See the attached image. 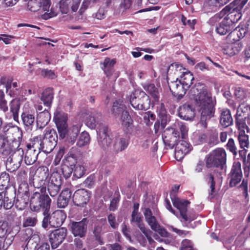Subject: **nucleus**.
Returning <instances> with one entry per match:
<instances>
[{
	"mask_svg": "<svg viewBox=\"0 0 250 250\" xmlns=\"http://www.w3.org/2000/svg\"><path fill=\"white\" fill-rule=\"evenodd\" d=\"M144 88L152 96L155 102L159 101V93L158 88L155 86L154 83H147L144 86Z\"/></svg>",
	"mask_w": 250,
	"mask_h": 250,
	"instance_id": "58836bf2",
	"label": "nucleus"
},
{
	"mask_svg": "<svg viewBox=\"0 0 250 250\" xmlns=\"http://www.w3.org/2000/svg\"><path fill=\"white\" fill-rule=\"evenodd\" d=\"M238 140L241 148H249L250 146L249 136L245 134V131L239 132Z\"/></svg>",
	"mask_w": 250,
	"mask_h": 250,
	"instance_id": "a19ab883",
	"label": "nucleus"
},
{
	"mask_svg": "<svg viewBox=\"0 0 250 250\" xmlns=\"http://www.w3.org/2000/svg\"><path fill=\"white\" fill-rule=\"evenodd\" d=\"M81 0H61L59 2V8L62 14H67L70 11L69 4H71V11L76 12L80 4Z\"/></svg>",
	"mask_w": 250,
	"mask_h": 250,
	"instance_id": "4be33fe9",
	"label": "nucleus"
},
{
	"mask_svg": "<svg viewBox=\"0 0 250 250\" xmlns=\"http://www.w3.org/2000/svg\"><path fill=\"white\" fill-rule=\"evenodd\" d=\"M43 218L42 223V226L44 229H46L49 226H51V214L49 211H43Z\"/></svg>",
	"mask_w": 250,
	"mask_h": 250,
	"instance_id": "4d7b16f0",
	"label": "nucleus"
},
{
	"mask_svg": "<svg viewBox=\"0 0 250 250\" xmlns=\"http://www.w3.org/2000/svg\"><path fill=\"white\" fill-rule=\"evenodd\" d=\"M85 173V169L83 166L81 165L75 166L73 168V176L76 179L81 178Z\"/></svg>",
	"mask_w": 250,
	"mask_h": 250,
	"instance_id": "864d4df0",
	"label": "nucleus"
},
{
	"mask_svg": "<svg viewBox=\"0 0 250 250\" xmlns=\"http://www.w3.org/2000/svg\"><path fill=\"white\" fill-rule=\"evenodd\" d=\"M11 233L10 229L6 222L0 223V237H3L9 233Z\"/></svg>",
	"mask_w": 250,
	"mask_h": 250,
	"instance_id": "680f3d73",
	"label": "nucleus"
},
{
	"mask_svg": "<svg viewBox=\"0 0 250 250\" xmlns=\"http://www.w3.org/2000/svg\"><path fill=\"white\" fill-rule=\"evenodd\" d=\"M15 198V192L10 194L8 192L4 193V195H2V200L3 202V207L5 209H8L11 208L14 205L15 201L14 198Z\"/></svg>",
	"mask_w": 250,
	"mask_h": 250,
	"instance_id": "4c0bfd02",
	"label": "nucleus"
},
{
	"mask_svg": "<svg viewBox=\"0 0 250 250\" xmlns=\"http://www.w3.org/2000/svg\"><path fill=\"white\" fill-rule=\"evenodd\" d=\"M22 123L28 130H32L35 124V113L32 111H23L21 115Z\"/></svg>",
	"mask_w": 250,
	"mask_h": 250,
	"instance_id": "b1692460",
	"label": "nucleus"
},
{
	"mask_svg": "<svg viewBox=\"0 0 250 250\" xmlns=\"http://www.w3.org/2000/svg\"><path fill=\"white\" fill-rule=\"evenodd\" d=\"M120 121L122 125L127 132H129L133 128V120L128 112L125 110L121 113Z\"/></svg>",
	"mask_w": 250,
	"mask_h": 250,
	"instance_id": "72a5a7b5",
	"label": "nucleus"
},
{
	"mask_svg": "<svg viewBox=\"0 0 250 250\" xmlns=\"http://www.w3.org/2000/svg\"><path fill=\"white\" fill-rule=\"evenodd\" d=\"M102 119V115L101 113L94 111L87 117L85 120V124L90 128L94 129Z\"/></svg>",
	"mask_w": 250,
	"mask_h": 250,
	"instance_id": "bb28decb",
	"label": "nucleus"
},
{
	"mask_svg": "<svg viewBox=\"0 0 250 250\" xmlns=\"http://www.w3.org/2000/svg\"><path fill=\"white\" fill-rule=\"evenodd\" d=\"M240 111L243 112V110L242 107H238L237 109L236 117V126L239 132L241 131H245V130L246 129L247 132H248L249 127L246 124V120H249V118L247 117H243L241 113H239Z\"/></svg>",
	"mask_w": 250,
	"mask_h": 250,
	"instance_id": "c756f323",
	"label": "nucleus"
},
{
	"mask_svg": "<svg viewBox=\"0 0 250 250\" xmlns=\"http://www.w3.org/2000/svg\"><path fill=\"white\" fill-rule=\"evenodd\" d=\"M131 5V0H122L117 11L122 15H125L130 7Z\"/></svg>",
	"mask_w": 250,
	"mask_h": 250,
	"instance_id": "49530a36",
	"label": "nucleus"
},
{
	"mask_svg": "<svg viewBox=\"0 0 250 250\" xmlns=\"http://www.w3.org/2000/svg\"><path fill=\"white\" fill-rule=\"evenodd\" d=\"M183 77H181L179 80L185 86V88L188 89L191 84L193 83L194 77L192 74L190 72H182Z\"/></svg>",
	"mask_w": 250,
	"mask_h": 250,
	"instance_id": "ea45409f",
	"label": "nucleus"
},
{
	"mask_svg": "<svg viewBox=\"0 0 250 250\" xmlns=\"http://www.w3.org/2000/svg\"><path fill=\"white\" fill-rule=\"evenodd\" d=\"M125 106L122 104V102L116 101L113 103L111 111L115 116H118L125 110Z\"/></svg>",
	"mask_w": 250,
	"mask_h": 250,
	"instance_id": "a18cd8bd",
	"label": "nucleus"
},
{
	"mask_svg": "<svg viewBox=\"0 0 250 250\" xmlns=\"http://www.w3.org/2000/svg\"><path fill=\"white\" fill-rule=\"evenodd\" d=\"M51 227L58 228L64 222L66 215L62 210H56L51 214Z\"/></svg>",
	"mask_w": 250,
	"mask_h": 250,
	"instance_id": "393cba45",
	"label": "nucleus"
},
{
	"mask_svg": "<svg viewBox=\"0 0 250 250\" xmlns=\"http://www.w3.org/2000/svg\"><path fill=\"white\" fill-rule=\"evenodd\" d=\"M4 131L7 138H10L12 143H19L20 147L22 137L21 129L17 126H9Z\"/></svg>",
	"mask_w": 250,
	"mask_h": 250,
	"instance_id": "412c9836",
	"label": "nucleus"
},
{
	"mask_svg": "<svg viewBox=\"0 0 250 250\" xmlns=\"http://www.w3.org/2000/svg\"><path fill=\"white\" fill-rule=\"evenodd\" d=\"M138 227L141 231L145 235L149 242L152 240L150 236L151 231L149 229H146L143 224H140V223L138 224Z\"/></svg>",
	"mask_w": 250,
	"mask_h": 250,
	"instance_id": "e2e57ef3",
	"label": "nucleus"
},
{
	"mask_svg": "<svg viewBox=\"0 0 250 250\" xmlns=\"http://www.w3.org/2000/svg\"><path fill=\"white\" fill-rule=\"evenodd\" d=\"M28 194L27 191L25 190L24 195L21 196H18L15 204L16 208L19 209L23 210L26 207L29 201Z\"/></svg>",
	"mask_w": 250,
	"mask_h": 250,
	"instance_id": "e433bc0d",
	"label": "nucleus"
},
{
	"mask_svg": "<svg viewBox=\"0 0 250 250\" xmlns=\"http://www.w3.org/2000/svg\"><path fill=\"white\" fill-rule=\"evenodd\" d=\"M54 120L60 139L71 145L74 144L80 133L81 126L78 125H73L68 128L67 115L65 113L56 115L54 117Z\"/></svg>",
	"mask_w": 250,
	"mask_h": 250,
	"instance_id": "7ed1b4c3",
	"label": "nucleus"
},
{
	"mask_svg": "<svg viewBox=\"0 0 250 250\" xmlns=\"http://www.w3.org/2000/svg\"><path fill=\"white\" fill-rule=\"evenodd\" d=\"M47 188L49 195L52 197H54L58 195L61 189V187L48 184Z\"/></svg>",
	"mask_w": 250,
	"mask_h": 250,
	"instance_id": "8fccbe9b",
	"label": "nucleus"
},
{
	"mask_svg": "<svg viewBox=\"0 0 250 250\" xmlns=\"http://www.w3.org/2000/svg\"><path fill=\"white\" fill-rule=\"evenodd\" d=\"M50 0H30L27 3V7L31 11L44 12L42 15V18L44 20H48L56 16L52 9H50Z\"/></svg>",
	"mask_w": 250,
	"mask_h": 250,
	"instance_id": "6e6552de",
	"label": "nucleus"
},
{
	"mask_svg": "<svg viewBox=\"0 0 250 250\" xmlns=\"http://www.w3.org/2000/svg\"><path fill=\"white\" fill-rule=\"evenodd\" d=\"M54 97V91L52 88L48 87L45 89L42 93L41 100L44 105L50 107Z\"/></svg>",
	"mask_w": 250,
	"mask_h": 250,
	"instance_id": "473e14b6",
	"label": "nucleus"
},
{
	"mask_svg": "<svg viewBox=\"0 0 250 250\" xmlns=\"http://www.w3.org/2000/svg\"><path fill=\"white\" fill-rule=\"evenodd\" d=\"M90 194L88 192L84 189H79L77 190L73 195V202L75 205L83 207L89 201Z\"/></svg>",
	"mask_w": 250,
	"mask_h": 250,
	"instance_id": "a211bd4d",
	"label": "nucleus"
},
{
	"mask_svg": "<svg viewBox=\"0 0 250 250\" xmlns=\"http://www.w3.org/2000/svg\"><path fill=\"white\" fill-rule=\"evenodd\" d=\"M90 141V137L88 132L83 131L80 134V136L77 142L76 145L80 147H83L87 145Z\"/></svg>",
	"mask_w": 250,
	"mask_h": 250,
	"instance_id": "c03bdc74",
	"label": "nucleus"
},
{
	"mask_svg": "<svg viewBox=\"0 0 250 250\" xmlns=\"http://www.w3.org/2000/svg\"><path fill=\"white\" fill-rule=\"evenodd\" d=\"M14 239V235L13 234H11L9 232L5 236L4 239L2 249L6 250L12 243Z\"/></svg>",
	"mask_w": 250,
	"mask_h": 250,
	"instance_id": "bf43d9fd",
	"label": "nucleus"
},
{
	"mask_svg": "<svg viewBox=\"0 0 250 250\" xmlns=\"http://www.w3.org/2000/svg\"><path fill=\"white\" fill-rule=\"evenodd\" d=\"M115 63L116 60L115 59H110L109 58H106L103 63L104 67H102V69L107 74L108 69L112 67Z\"/></svg>",
	"mask_w": 250,
	"mask_h": 250,
	"instance_id": "5fc2aeb1",
	"label": "nucleus"
},
{
	"mask_svg": "<svg viewBox=\"0 0 250 250\" xmlns=\"http://www.w3.org/2000/svg\"><path fill=\"white\" fill-rule=\"evenodd\" d=\"M128 140L125 138L116 139L114 144V149L115 151L119 152L125 149L128 146Z\"/></svg>",
	"mask_w": 250,
	"mask_h": 250,
	"instance_id": "79ce46f5",
	"label": "nucleus"
},
{
	"mask_svg": "<svg viewBox=\"0 0 250 250\" xmlns=\"http://www.w3.org/2000/svg\"><path fill=\"white\" fill-rule=\"evenodd\" d=\"M27 179V171L25 169L20 170L17 175V179L19 182L23 184V185L26 188L27 187V185L25 184L24 182L26 181Z\"/></svg>",
	"mask_w": 250,
	"mask_h": 250,
	"instance_id": "603ef678",
	"label": "nucleus"
},
{
	"mask_svg": "<svg viewBox=\"0 0 250 250\" xmlns=\"http://www.w3.org/2000/svg\"><path fill=\"white\" fill-rule=\"evenodd\" d=\"M49 175L48 168L45 166L39 167L33 176V184L37 188H41L43 187L45 182Z\"/></svg>",
	"mask_w": 250,
	"mask_h": 250,
	"instance_id": "4468645a",
	"label": "nucleus"
},
{
	"mask_svg": "<svg viewBox=\"0 0 250 250\" xmlns=\"http://www.w3.org/2000/svg\"><path fill=\"white\" fill-rule=\"evenodd\" d=\"M67 234V229L61 228L52 231L49 235V241L53 249H56L60 245Z\"/></svg>",
	"mask_w": 250,
	"mask_h": 250,
	"instance_id": "f3484780",
	"label": "nucleus"
},
{
	"mask_svg": "<svg viewBox=\"0 0 250 250\" xmlns=\"http://www.w3.org/2000/svg\"><path fill=\"white\" fill-rule=\"evenodd\" d=\"M220 123L225 127H228L232 124L233 119L229 109H224L221 111Z\"/></svg>",
	"mask_w": 250,
	"mask_h": 250,
	"instance_id": "2f4dec72",
	"label": "nucleus"
},
{
	"mask_svg": "<svg viewBox=\"0 0 250 250\" xmlns=\"http://www.w3.org/2000/svg\"><path fill=\"white\" fill-rule=\"evenodd\" d=\"M102 232V227L100 225H96L93 230V234L96 238L100 244H102L103 242L101 238V234Z\"/></svg>",
	"mask_w": 250,
	"mask_h": 250,
	"instance_id": "13d9d810",
	"label": "nucleus"
},
{
	"mask_svg": "<svg viewBox=\"0 0 250 250\" xmlns=\"http://www.w3.org/2000/svg\"><path fill=\"white\" fill-rule=\"evenodd\" d=\"M130 103L135 109L146 110L150 107V100L145 92L136 90L130 95Z\"/></svg>",
	"mask_w": 250,
	"mask_h": 250,
	"instance_id": "1a4fd4ad",
	"label": "nucleus"
},
{
	"mask_svg": "<svg viewBox=\"0 0 250 250\" xmlns=\"http://www.w3.org/2000/svg\"><path fill=\"white\" fill-rule=\"evenodd\" d=\"M192 248L193 244L192 242L188 239H184L181 243V247L180 250H187Z\"/></svg>",
	"mask_w": 250,
	"mask_h": 250,
	"instance_id": "338daca9",
	"label": "nucleus"
},
{
	"mask_svg": "<svg viewBox=\"0 0 250 250\" xmlns=\"http://www.w3.org/2000/svg\"><path fill=\"white\" fill-rule=\"evenodd\" d=\"M191 98L201 112L200 121L199 123L202 127H207V122L214 116V105L211 93L203 84H198L191 88L189 91Z\"/></svg>",
	"mask_w": 250,
	"mask_h": 250,
	"instance_id": "f03ea898",
	"label": "nucleus"
},
{
	"mask_svg": "<svg viewBox=\"0 0 250 250\" xmlns=\"http://www.w3.org/2000/svg\"><path fill=\"white\" fill-rule=\"evenodd\" d=\"M226 149L232 153L234 157L237 155V148L234 140L232 138H229L226 145Z\"/></svg>",
	"mask_w": 250,
	"mask_h": 250,
	"instance_id": "09e8293b",
	"label": "nucleus"
},
{
	"mask_svg": "<svg viewBox=\"0 0 250 250\" xmlns=\"http://www.w3.org/2000/svg\"><path fill=\"white\" fill-rule=\"evenodd\" d=\"M172 202L173 206L176 207L180 212V217L181 218V221H185L190 222L193 221L194 218L190 216H188L187 207L190 204V202L186 200H182L180 198H172Z\"/></svg>",
	"mask_w": 250,
	"mask_h": 250,
	"instance_id": "ddd939ff",
	"label": "nucleus"
},
{
	"mask_svg": "<svg viewBox=\"0 0 250 250\" xmlns=\"http://www.w3.org/2000/svg\"><path fill=\"white\" fill-rule=\"evenodd\" d=\"M72 193L70 189L65 188L62 190L57 200V206L60 208H64L68 204Z\"/></svg>",
	"mask_w": 250,
	"mask_h": 250,
	"instance_id": "a878e982",
	"label": "nucleus"
},
{
	"mask_svg": "<svg viewBox=\"0 0 250 250\" xmlns=\"http://www.w3.org/2000/svg\"><path fill=\"white\" fill-rule=\"evenodd\" d=\"M242 49V44L240 42H233L229 44L223 48L224 54L229 56H233L238 54Z\"/></svg>",
	"mask_w": 250,
	"mask_h": 250,
	"instance_id": "cd10ccee",
	"label": "nucleus"
},
{
	"mask_svg": "<svg viewBox=\"0 0 250 250\" xmlns=\"http://www.w3.org/2000/svg\"><path fill=\"white\" fill-rule=\"evenodd\" d=\"M89 221L86 218H83L79 222L71 221L70 223V230L75 237H84L87 233Z\"/></svg>",
	"mask_w": 250,
	"mask_h": 250,
	"instance_id": "9b49d317",
	"label": "nucleus"
},
{
	"mask_svg": "<svg viewBox=\"0 0 250 250\" xmlns=\"http://www.w3.org/2000/svg\"><path fill=\"white\" fill-rule=\"evenodd\" d=\"M23 155V150L21 148L10 155L6 161L7 169L11 172L17 170L22 162Z\"/></svg>",
	"mask_w": 250,
	"mask_h": 250,
	"instance_id": "f8f14e48",
	"label": "nucleus"
},
{
	"mask_svg": "<svg viewBox=\"0 0 250 250\" xmlns=\"http://www.w3.org/2000/svg\"><path fill=\"white\" fill-rule=\"evenodd\" d=\"M108 221L110 226L113 228L116 229L118 226V224L116 221L115 216L113 214H110L107 217Z\"/></svg>",
	"mask_w": 250,
	"mask_h": 250,
	"instance_id": "774afa93",
	"label": "nucleus"
},
{
	"mask_svg": "<svg viewBox=\"0 0 250 250\" xmlns=\"http://www.w3.org/2000/svg\"><path fill=\"white\" fill-rule=\"evenodd\" d=\"M33 146V143L31 140V142L26 146L27 149L24 156V162L27 165H31L35 163L41 152L38 148H35Z\"/></svg>",
	"mask_w": 250,
	"mask_h": 250,
	"instance_id": "aec40b11",
	"label": "nucleus"
},
{
	"mask_svg": "<svg viewBox=\"0 0 250 250\" xmlns=\"http://www.w3.org/2000/svg\"><path fill=\"white\" fill-rule=\"evenodd\" d=\"M247 0H234L229 4L226 6L218 14L215 15L214 18H222L224 15L228 14L226 20L233 25V24L240 20L242 17V10L246 4Z\"/></svg>",
	"mask_w": 250,
	"mask_h": 250,
	"instance_id": "39448f33",
	"label": "nucleus"
},
{
	"mask_svg": "<svg viewBox=\"0 0 250 250\" xmlns=\"http://www.w3.org/2000/svg\"><path fill=\"white\" fill-rule=\"evenodd\" d=\"M20 148L17 142H9L4 136L0 135V153L2 155L5 156L10 155Z\"/></svg>",
	"mask_w": 250,
	"mask_h": 250,
	"instance_id": "2eb2a0df",
	"label": "nucleus"
},
{
	"mask_svg": "<svg viewBox=\"0 0 250 250\" xmlns=\"http://www.w3.org/2000/svg\"><path fill=\"white\" fill-rule=\"evenodd\" d=\"M41 192H34L30 201V208L33 211L38 212L41 209L43 211H49L51 204V200L46 191V187L40 188Z\"/></svg>",
	"mask_w": 250,
	"mask_h": 250,
	"instance_id": "423d86ee",
	"label": "nucleus"
},
{
	"mask_svg": "<svg viewBox=\"0 0 250 250\" xmlns=\"http://www.w3.org/2000/svg\"><path fill=\"white\" fill-rule=\"evenodd\" d=\"M143 213L145 220L149 225L152 229H155L159 224L156 217L152 215L151 209L148 208H145L143 210Z\"/></svg>",
	"mask_w": 250,
	"mask_h": 250,
	"instance_id": "7c9ffc66",
	"label": "nucleus"
},
{
	"mask_svg": "<svg viewBox=\"0 0 250 250\" xmlns=\"http://www.w3.org/2000/svg\"><path fill=\"white\" fill-rule=\"evenodd\" d=\"M38 222L37 215H33L27 217L23 223V226L25 227H34Z\"/></svg>",
	"mask_w": 250,
	"mask_h": 250,
	"instance_id": "3c124183",
	"label": "nucleus"
},
{
	"mask_svg": "<svg viewBox=\"0 0 250 250\" xmlns=\"http://www.w3.org/2000/svg\"><path fill=\"white\" fill-rule=\"evenodd\" d=\"M155 119V115L150 111H148L145 113L144 116V119L146 121L147 125H148L151 122L152 124V121H154Z\"/></svg>",
	"mask_w": 250,
	"mask_h": 250,
	"instance_id": "69168bd1",
	"label": "nucleus"
},
{
	"mask_svg": "<svg viewBox=\"0 0 250 250\" xmlns=\"http://www.w3.org/2000/svg\"><path fill=\"white\" fill-rule=\"evenodd\" d=\"M10 111L11 114L8 115L7 118H11L13 117L14 120L19 123V111L21 106V102L18 99L13 100L9 104Z\"/></svg>",
	"mask_w": 250,
	"mask_h": 250,
	"instance_id": "c85d7f7f",
	"label": "nucleus"
},
{
	"mask_svg": "<svg viewBox=\"0 0 250 250\" xmlns=\"http://www.w3.org/2000/svg\"><path fill=\"white\" fill-rule=\"evenodd\" d=\"M153 230L157 232L162 237H169L170 234L166 230V229L161 227L159 224H158V226L156 227L155 229H152Z\"/></svg>",
	"mask_w": 250,
	"mask_h": 250,
	"instance_id": "0e129e2a",
	"label": "nucleus"
},
{
	"mask_svg": "<svg viewBox=\"0 0 250 250\" xmlns=\"http://www.w3.org/2000/svg\"><path fill=\"white\" fill-rule=\"evenodd\" d=\"M227 153L222 147L216 148L206 157V166L207 168H218L221 170L227 167Z\"/></svg>",
	"mask_w": 250,
	"mask_h": 250,
	"instance_id": "0eeeda50",
	"label": "nucleus"
},
{
	"mask_svg": "<svg viewBox=\"0 0 250 250\" xmlns=\"http://www.w3.org/2000/svg\"><path fill=\"white\" fill-rule=\"evenodd\" d=\"M97 141L99 146L104 149L108 148L112 143L108 127L104 125H99L97 128Z\"/></svg>",
	"mask_w": 250,
	"mask_h": 250,
	"instance_id": "9d476101",
	"label": "nucleus"
},
{
	"mask_svg": "<svg viewBox=\"0 0 250 250\" xmlns=\"http://www.w3.org/2000/svg\"><path fill=\"white\" fill-rule=\"evenodd\" d=\"M50 115L48 111L41 112L37 118V126L39 128H42L50 121Z\"/></svg>",
	"mask_w": 250,
	"mask_h": 250,
	"instance_id": "c9c22d12",
	"label": "nucleus"
},
{
	"mask_svg": "<svg viewBox=\"0 0 250 250\" xmlns=\"http://www.w3.org/2000/svg\"><path fill=\"white\" fill-rule=\"evenodd\" d=\"M25 234L27 236V239H29L28 242L35 243L36 244H38L40 242V239L39 234L38 233L34 232L32 229H26Z\"/></svg>",
	"mask_w": 250,
	"mask_h": 250,
	"instance_id": "37998d69",
	"label": "nucleus"
},
{
	"mask_svg": "<svg viewBox=\"0 0 250 250\" xmlns=\"http://www.w3.org/2000/svg\"><path fill=\"white\" fill-rule=\"evenodd\" d=\"M232 26V25L228 21V20L224 18L219 24L216 27L215 31L220 35H224L232 29L233 27Z\"/></svg>",
	"mask_w": 250,
	"mask_h": 250,
	"instance_id": "f704fd0d",
	"label": "nucleus"
},
{
	"mask_svg": "<svg viewBox=\"0 0 250 250\" xmlns=\"http://www.w3.org/2000/svg\"><path fill=\"white\" fill-rule=\"evenodd\" d=\"M61 169L62 174L66 179L69 178L73 171V167L68 166L67 165L63 164Z\"/></svg>",
	"mask_w": 250,
	"mask_h": 250,
	"instance_id": "052dcab7",
	"label": "nucleus"
},
{
	"mask_svg": "<svg viewBox=\"0 0 250 250\" xmlns=\"http://www.w3.org/2000/svg\"><path fill=\"white\" fill-rule=\"evenodd\" d=\"M180 131L182 138L185 139L188 128L183 123L178 121L172 127L167 128L163 135V141L166 146L170 148L175 146V156L178 161H181L192 149L191 146L183 140L177 142L180 137Z\"/></svg>",
	"mask_w": 250,
	"mask_h": 250,
	"instance_id": "f257e3e1",
	"label": "nucleus"
},
{
	"mask_svg": "<svg viewBox=\"0 0 250 250\" xmlns=\"http://www.w3.org/2000/svg\"><path fill=\"white\" fill-rule=\"evenodd\" d=\"M63 165H67L68 166H75V165L77 163V159L74 154L67 155L63 160Z\"/></svg>",
	"mask_w": 250,
	"mask_h": 250,
	"instance_id": "6e6d98bb",
	"label": "nucleus"
},
{
	"mask_svg": "<svg viewBox=\"0 0 250 250\" xmlns=\"http://www.w3.org/2000/svg\"><path fill=\"white\" fill-rule=\"evenodd\" d=\"M58 138L56 130L54 129H48L45 130L43 137L36 136L31 141L34 147L38 148L40 151L49 153L56 146Z\"/></svg>",
	"mask_w": 250,
	"mask_h": 250,
	"instance_id": "20e7f679",
	"label": "nucleus"
},
{
	"mask_svg": "<svg viewBox=\"0 0 250 250\" xmlns=\"http://www.w3.org/2000/svg\"><path fill=\"white\" fill-rule=\"evenodd\" d=\"M168 84L171 92L179 100L183 97L188 90L185 88V86L182 83L178 80V78H176L175 81L171 82L170 83H168Z\"/></svg>",
	"mask_w": 250,
	"mask_h": 250,
	"instance_id": "6ab92c4d",
	"label": "nucleus"
},
{
	"mask_svg": "<svg viewBox=\"0 0 250 250\" xmlns=\"http://www.w3.org/2000/svg\"><path fill=\"white\" fill-rule=\"evenodd\" d=\"M48 184L62 187V180L61 175L58 172L52 173Z\"/></svg>",
	"mask_w": 250,
	"mask_h": 250,
	"instance_id": "de8ad7c7",
	"label": "nucleus"
},
{
	"mask_svg": "<svg viewBox=\"0 0 250 250\" xmlns=\"http://www.w3.org/2000/svg\"><path fill=\"white\" fill-rule=\"evenodd\" d=\"M242 177L243 173L240 163H234L228 175L229 187L231 188L235 187L241 182Z\"/></svg>",
	"mask_w": 250,
	"mask_h": 250,
	"instance_id": "dca6fc26",
	"label": "nucleus"
},
{
	"mask_svg": "<svg viewBox=\"0 0 250 250\" xmlns=\"http://www.w3.org/2000/svg\"><path fill=\"white\" fill-rule=\"evenodd\" d=\"M179 116L183 120H192L195 116L194 109L191 105L185 104L180 107Z\"/></svg>",
	"mask_w": 250,
	"mask_h": 250,
	"instance_id": "5701e85b",
	"label": "nucleus"
}]
</instances>
